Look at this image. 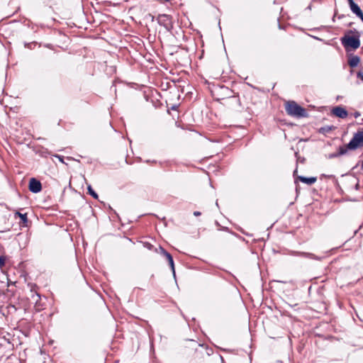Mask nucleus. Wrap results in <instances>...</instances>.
<instances>
[{
  "label": "nucleus",
  "mask_w": 363,
  "mask_h": 363,
  "mask_svg": "<svg viewBox=\"0 0 363 363\" xmlns=\"http://www.w3.org/2000/svg\"><path fill=\"white\" fill-rule=\"evenodd\" d=\"M354 33H357L358 34V33L357 32V30H354Z\"/></svg>",
  "instance_id": "obj_27"
},
{
  "label": "nucleus",
  "mask_w": 363,
  "mask_h": 363,
  "mask_svg": "<svg viewBox=\"0 0 363 363\" xmlns=\"http://www.w3.org/2000/svg\"><path fill=\"white\" fill-rule=\"evenodd\" d=\"M284 106L286 113L291 117L299 118L308 116V113L306 108L298 105L294 101H286Z\"/></svg>",
  "instance_id": "obj_1"
},
{
  "label": "nucleus",
  "mask_w": 363,
  "mask_h": 363,
  "mask_svg": "<svg viewBox=\"0 0 363 363\" xmlns=\"http://www.w3.org/2000/svg\"><path fill=\"white\" fill-rule=\"evenodd\" d=\"M348 150L349 148H347V145L346 146H340L338 149L337 155L340 156L345 155Z\"/></svg>",
  "instance_id": "obj_14"
},
{
  "label": "nucleus",
  "mask_w": 363,
  "mask_h": 363,
  "mask_svg": "<svg viewBox=\"0 0 363 363\" xmlns=\"http://www.w3.org/2000/svg\"><path fill=\"white\" fill-rule=\"evenodd\" d=\"M146 247H147L149 250H151L152 247H153L152 245H151L150 243H145V245Z\"/></svg>",
  "instance_id": "obj_21"
},
{
  "label": "nucleus",
  "mask_w": 363,
  "mask_h": 363,
  "mask_svg": "<svg viewBox=\"0 0 363 363\" xmlns=\"http://www.w3.org/2000/svg\"><path fill=\"white\" fill-rule=\"evenodd\" d=\"M362 169H363V161H362Z\"/></svg>",
  "instance_id": "obj_26"
},
{
  "label": "nucleus",
  "mask_w": 363,
  "mask_h": 363,
  "mask_svg": "<svg viewBox=\"0 0 363 363\" xmlns=\"http://www.w3.org/2000/svg\"><path fill=\"white\" fill-rule=\"evenodd\" d=\"M335 127L333 125H325V126L321 127L319 129L318 132L320 133L325 135V134L330 133V131H332L333 130H335Z\"/></svg>",
  "instance_id": "obj_12"
},
{
  "label": "nucleus",
  "mask_w": 363,
  "mask_h": 363,
  "mask_svg": "<svg viewBox=\"0 0 363 363\" xmlns=\"http://www.w3.org/2000/svg\"><path fill=\"white\" fill-rule=\"evenodd\" d=\"M194 215L195 216H200V215H201V212H199V211H194Z\"/></svg>",
  "instance_id": "obj_24"
},
{
  "label": "nucleus",
  "mask_w": 363,
  "mask_h": 363,
  "mask_svg": "<svg viewBox=\"0 0 363 363\" xmlns=\"http://www.w3.org/2000/svg\"><path fill=\"white\" fill-rule=\"evenodd\" d=\"M32 298L35 299V302L37 303L38 300L40 298V296L38 294H36L35 295L32 296Z\"/></svg>",
  "instance_id": "obj_17"
},
{
  "label": "nucleus",
  "mask_w": 363,
  "mask_h": 363,
  "mask_svg": "<svg viewBox=\"0 0 363 363\" xmlns=\"http://www.w3.org/2000/svg\"><path fill=\"white\" fill-rule=\"evenodd\" d=\"M292 254L294 255H298V256H301V257H308V258H310V259H319V258H318L317 256H315V255H313L312 253H309V252H293Z\"/></svg>",
  "instance_id": "obj_9"
},
{
  "label": "nucleus",
  "mask_w": 363,
  "mask_h": 363,
  "mask_svg": "<svg viewBox=\"0 0 363 363\" xmlns=\"http://www.w3.org/2000/svg\"><path fill=\"white\" fill-rule=\"evenodd\" d=\"M357 78L360 79L363 82V72H358L357 74Z\"/></svg>",
  "instance_id": "obj_18"
},
{
  "label": "nucleus",
  "mask_w": 363,
  "mask_h": 363,
  "mask_svg": "<svg viewBox=\"0 0 363 363\" xmlns=\"http://www.w3.org/2000/svg\"><path fill=\"white\" fill-rule=\"evenodd\" d=\"M351 11L357 16L362 12L359 6L353 0H347Z\"/></svg>",
  "instance_id": "obj_8"
},
{
  "label": "nucleus",
  "mask_w": 363,
  "mask_h": 363,
  "mask_svg": "<svg viewBox=\"0 0 363 363\" xmlns=\"http://www.w3.org/2000/svg\"><path fill=\"white\" fill-rule=\"evenodd\" d=\"M354 33V31H353V30H349V31L347 32V33H348V34H349V33Z\"/></svg>",
  "instance_id": "obj_25"
},
{
  "label": "nucleus",
  "mask_w": 363,
  "mask_h": 363,
  "mask_svg": "<svg viewBox=\"0 0 363 363\" xmlns=\"http://www.w3.org/2000/svg\"><path fill=\"white\" fill-rule=\"evenodd\" d=\"M6 262V257L5 256H0V269L4 267Z\"/></svg>",
  "instance_id": "obj_16"
},
{
  "label": "nucleus",
  "mask_w": 363,
  "mask_h": 363,
  "mask_svg": "<svg viewBox=\"0 0 363 363\" xmlns=\"http://www.w3.org/2000/svg\"><path fill=\"white\" fill-rule=\"evenodd\" d=\"M161 254L163 255L164 257L167 256V254H169L167 251H166L164 248L160 247Z\"/></svg>",
  "instance_id": "obj_19"
},
{
  "label": "nucleus",
  "mask_w": 363,
  "mask_h": 363,
  "mask_svg": "<svg viewBox=\"0 0 363 363\" xmlns=\"http://www.w3.org/2000/svg\"><path fill=\"white\" fill-rule=\"evenodd\" d=\"M170 267L173 272L174 276H175V269H174V264L172 256L169 254H167V256L165 257Z\"/></svg>",
  "instance_id": "obj_13"
},
{
  "label": "nucleus",
  "mask_w": 363,
  "mask_h": 363,
  "mask_svg": "<svg viewBox=\"0 0 363 363\" xmlns=\"http://www.w3.org/2000/svg\"><path fill=\"white\" fill-rule=\"evenodd\" d=\"M298 179L308 185H312L317 181V178L315 177H306L303 176H299L298 177Z\"/></svg>",
  "instance_id": "obj_7"
},
{
  "label": "nucleus",
  "mask_w": 363,
  "mask_h": 363,
  "mask_svg": "<svg viewBox=\"0 0 363 363\" xmlns=\"http://www.w3.org/2000/svg\"><path fill=\"white\" fill-rule=\"evenodd\" d=\"M359 61L360 58L357 55H354L351 58H350L348 64L351 67H355L358 65Z\"/></svg>",
  "instance_id": "obj_10"
},
{
  "label": "nucleus",
  "mask_w": 363,
  "mask_h": 363,
  "mask_svg": "<svg viewBox=\"0 0 363 363\" xmlns=\"http://www.w3.org/2000/svg\"><path fill=\"white\" fill-rule=\"evenodd\" d=\"M88 193L94 199H98V194L94 191L91 185L87 186Z\"/></svg>",
  "instance_id": "obj_15"
},
{
  "label": "nucleus",
  "mask_w": 363,
  "mask_h": 363,
  "mask_svg": "<svg viewBox=\"0 0 363 363\" xmlns=\"http://www.w3.org/2000/svg\"><path fill=\"white\" fill-rule=\"evenodd\" d=\"M333 114L340 118H345L348 116L347 110L341 106H335L332 110Z\"/></svg>",
  "instance_id": "obj_6"
},
{
  "label": "nucleus",
  "mask_w": 363,
  "mask_h": 363,
  "mask_svg": "<svg viewBox=\"0 0 363 363\" xmlns=\"http://www.w3.org/2000/svg\"><path fill=\"white\" fill-rule=\"evenodd\" d=\"M357 16H358L359 18H360V19L363 22V12H362L361 13L358 14Z\"/></svg>",
  "instance_id": "obj_23"
},
{
  "label": "nucleus",
  "mask_w": 363,
  "mask_h": 363,
  "mask_svg": "<svg viewBox=\"0 0 363 363\" xmlns=\"http://www.w3.org/2000/svg\"><path fill=\"white\" fill-rule=\"evenodd\" d=\"M362 147H363V130L355 133L347 144L349 150H355Z\"/></svg>",
  "instance_id": "obj_3"
},
{
  "label": "nucleus",
  "mask_w": 363,
  "mask_h": 363,
  "mask_svg": "<svg viewBox=\"0 0 363 363\" xmlns=\"http://www.w3.org/2000/svg\"><path fill=\"white\" fill-rule=\"evenodd\" d=\"M29 190L33 193H38L42 190V184L35 178H31L29 182Z\"/></svg>",
  "instance_id": "obj_5"
},
{
  "label": "nucleus",
  "mask_w": 363,
  "mask_h": 363,
  "mask_svg": "<svg viewBox=\"0 0 363 363\" xmlns=\"http://www.w3.org/2000/svg\"><path fill=\"white\" fill-rule=\"evenodd\" d=\"M354 33H357L358 34V33L357 32V30H354Z\"/></svg>",
  "instance_id": "obj_28"
},
{
  "label": "nucleus",
  "mask_w": 363,
  "mask_h": 363,
  "mask_svg": "<svg viewBox=\"0 0 363 363\" xmlns=\"http://www.w3.org/2000/svg\"><path fill=\"white\" fill-rule=\"evenodd\" d=\"M55 157L59 159V160L61 162H64V160H63V157L62 156H60V155H55Z\"/></svg>",
  "instance_id": "obj_22"
},
{
  "label": "nucleus",
  "mask_w": 363,
  "mask_h": 363,
  "mask_svg": "<svg viewBox=\"0 0 363 363\" xmlns=\"http://www.w3.org/2000/svg\"><path fill=\"white\" fill-rule=\"evenodd\" d=\"M15 216L19 217L21 218V222L23 223V225H27V223L28 222L27 213H21L17 211L15 213Z\"/></svg>",
  "instance_id": "obj_11"
},
{
  "label": "nucleus",
  "mask_w": 363,
  "mask_h": 363,
  "mask_svg": "<svg viewBox=\"0 0 363 363\" xmlns=\"http://www.w3.org/2000/svg\"><path fill=\"white\" fill-rule=\"evenodd\" d=\"M341 43L347 50L349 49L356 50L360 46L359 35L350 36L345 34L341 38Z\"/></svg>",
  "instance_id": "obj_2"
},
{
  "label": "nucleus",
  "mask_w": 363,
  "mask_h": 363,
  "mask_svg": "<svg viewBox=\"0 0 363 363\" xmlns=\"http://www.w3.org/2000/svg\"><path fill=\"white\" fill-rule=\"evenodd\" d=\"M340 155H337V152H335V153H333L331 155H330L329 157L330 158H334V157H339Z\"/></svg>",
  "instance_id": "obj_20"
},
{
  "label": "nucleus",
  "mask_w": 363,
  "mask_h": 363,
  "mask_svg": "<svg viewBox=\"0 0 363 363\" xmlns=\"http://www.w3.org/2000/svg\"><path fill=\"white\" fill-rule=\"evenodd\" d=\"M158 23L169 30L172 28V17L167 14H160L157 17Z\"/></svg>",
  "instance_id": "obj_4"
}]
</instances>
